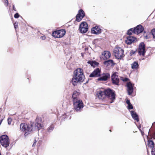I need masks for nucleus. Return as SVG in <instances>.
Masks as SVG:
<instances>
[{
  "label": "nucleus",
  "mask_w": 155,
  "mask_h": 155,
  "mask_svg": "<svg viewBox=\"0 0 155 155\" xmlns=\"http://www.w3.org/2000/svg\"><path fill=\"white\" fill-rule=\"evenodd\" d=\"M41 118L37 117L34 123H31L30 124L24 123L21 124L20 125V129L25 132L24 136H27L33 130L38 131L43 127Z\"/></svg>",
  "instance_id": "f257e3e1"
},
{
  "label": "nucleus",
  "mask_w": 155,
  "mask_h": 155,
  "mask_svg": "<svg viewBox=\"0 0 155 155\" xmlns=\"http://www.w3.org/2000/svg\"><path fill=\"white\" fill-rule=\"evenodd\" d=\"M74 75L71 81V83L74 86H76L78 83L82 82L84 80V76L83 70L81 68H78L74 72Z\"/></svg>",
  "instance_id": "f03ea898"
},
{
  "label": "nucleus",
  "mask_w": 155,
  "mask_h": 155,
  "mask_svg": "<svg viewBox=\"0 0 155 155\" xmlns=\"http://www.w3.org/2000/svg\"><path fill=\"white\" fill-rule=\"evenodd\" d=\"M104 95L110 100L109 102L110 104L113 103L115 99V92L110 88H108L104 90Z\"/></svg>",
  "instance_id": "7ed1b4c3"
},
{
  "label": "nucleus",
  "mask_w": 155,
  "mask_h": 155,
  "mask_svg": "<svg viewBox=\"0 0 155 155\" xmlns=\"http://www.w3.org/2000/svg\"><path fill=\"white\" fill-rule=\"evenodd\" d=\"M79 95V93L77 91H74L73 93L72 97L73 98V103L74 107H84L82 101L77 98V96Z\"/></svg>",
  "instance_id": "20e7f679"
},
{
  "label": "nucleus",
  "mask_w": 155,
  "mask_h": 155,
  "mask_svg": "<svg viewBox=\"0 0 155 155\" xmlns=\"http://www.w3.org/2000/svg\"><path fill=\"white\" fill-rule=\"evenodd\" d=\"M0 143L2 146L5 148L9 146L10 140L8 136L6 134H3L0 136Z\"/></svg>",
  "instance_id": "39448f33"
},
{
  "label": "nucleus",
  "mask_w": 155,
  "mask_h": 155,
  "mask_svg": "<svg viewBox=\"0 0 155 155\" xmlns=\"http://www.w3.org/2000/svg\"><path fill=\"white\" fill-rule=\"evenodd\" d=\"M113 51L114 55L117 59H120L124 56V50L120 47H115Z\"/></svg>",
  "instance_id": "423d86ee"
},
{
  "label": "nucleus",
  "mask_w": 155,
  "mask_h": 155,
  "mask_svg": "<svg viewBox=\"0 0 155 155\" xmlns=\"http://www.w3.org/2000/svg\"><path fill=\"white\" fill-rule=\"evenodd\" d=\"M146 52L145 45L144 42H141L139 45L138 52L140 55L144 56Z\"/></svg>",
  "instance_id": "0eeeda50"
},
{
  "label": "nucleus",
  "mask_w": 155,
  "mask_h": 155,
  "mask_svg": "<svg viewBox=\"0 0 155 155\" xmlns=\"http://www.w3.org/2000/svg\"><path fill=\"white\" fill-rule=\"evenodd\" d=\"M117 73V72H115L112 74L111 76V79L113 84L119 85L120 80L118 76L116 74Z\"/></svg>",
  "instance_id": "6e6552de"
},
{
  "label": "nucleus",
  "mask_w": 155,
  "mask_h": 155,
  "mask_svg": "<svg viewBox=\"0 0 155 155\" xmlns=\"http://www.w3.org/2000/svg\"><path fill=\"white\" fill-rule=\"evenodd\" d=\"M79 30L80 32L82 33H86L88 30V26L86 22H82L79 26Z\"/></svg>",
  "instance_id": "1a4fd4ad"
},
{
  "label": "nucleus",
  "mask_w": 155,
  "mask_h": 155,
  "mask_svg": "<svg viewBox=\"0 0 155 155\" xmlns=\"http://www.w3.org/2000/svg\"><path fill=\"white\" fill-rule=\"evenodd\" d=\"M85 15V13L83 10L81 9L78 11V13L76 16V20L78 22L81 21Z\"/></svg>",
  "instance_id": "9d476101"
},
{
  "label": "nucleus",
  "mask_w": 155,
  "mask_h": 155,
  "mask_svg": "<svg viewBox=\"0 0 155 155\" xmlns=\"http://www.w3.org/2000/svg\"><path fill=\"white\" fill-rule=\"evenodd\" d=\"M128 109L130 112L132 118L134 120H136L137 122H138L139 121V119L138 115L134 110H130L133 109L134 107H127Z\"/></svg>",
  "instance_id": "9b49d317"
},
{
  "label": "nucleus",
  "mask_w": 155,
  "mask_h": 155,
  "mask_svg": "<svg viewBox=\"0 0 155 155\" xmlns=\"http://www.w3.org/2000/svg\"><path fill=\"white\" fill-rule=\"evenodd\" d=\"M126 87H127V91L129 95H131L133 92L134 84L130 82H128L126 84Z\"/></svg>",
  "instance_id": "f8f14e48"
},
{
  "label": "nucleus",
  "mask_w": 155,
  "mask_h": 155,
  "mask_svg": "<svg viewBox=\"0 0 155 155\" xmlns=\"http://www.w3.org/2000/svg\"><path fill=\"white\" fill-rule=\"evenodd\" d=\"M148 139L147 145L151 149V153L152 155H155V144L153 141L151 140H149Z\"/></svg>",
  "instance_id": "ddd939ff"
},
{
  "label": "nucleus",
  "mask_w": 155,
  "mask_h": 155,
  "mask_svg": "<svg viewBox=\"0 0 155 155\" xmlns=\"http://www.w3.org/2000/svg\"><path fill=\"white\" fill-rule=\"evenodd\" d=\"M101 71L99 68H96L89 75L90 77H97L101 76Z\"/></svg>",
  "instance_id": "4468645a"
},
{
  "label": "nucleus",
  "mask_w": 155,
  "mask_h": 155,
  "mask_svg": "<svg viewBox=\"0 0 155 155\" xmlns=\"http://www.w3.org/2000/svg\"><path fill=\"white\" fill-rule=\"evenodd\" d=\"M133 29V33L138 35L143 31L144 28L142 25H139L134 28Z\"/></svg>",
  "instance_id": "2eb2a0df"
},
{
  "label": "nucleus",
  "mask_w": 155,
  "mask_h": 155,
  "mask_svg": "<svg viewBox=\"0 0 155 155\" xmlns=\"http://www.w3.org/2000/svg\"><path fill=\"white\" fill-rule=\"evenodd\" d=\"M110 77V75L109 73H103L102 76L97 79L98 81H106Z\"/></svg>",
  "instance_id": "dca6fc26"
},
{
  "label": "nucleus",
  "mask_w": 155,
  "mask_h": 155,
  "mask_svg": "<svg viewBox=\"0 0 155 155\" xmlns=\"http://www.w3.org/2000/svg\"><path fill=\"white\" fill-rule=\"evenodd\" d=\"M101 32L102 30L98 26H96L95 27L91 29V33L94 34L99 35Z\"/></svg>",
  "instance_id": "f3484780"
},
{
  "label": "nucleus",
  "mask_w": 155,
  "mask_h": 155,
  "mask_svg": "<svg viewBox=\"0 0 155 155\" xmlns=\"http://www.w3.org/2000/svg\"><path fill=\"white\" fill-rule=\"evenodd\" d=\"M136 38L132 36H128L127 37V40H125L126 43L127 45H130L134 42Z\"/></svg>",
  "instance_id": "a211bd4d"
},
{
  "label": "nucleus",
  "mask_w": 155,
  "mask_h": 155,
  "mask_svg": "<svg viewBox=\"0 0 155 155\" xmlns=\"http://www.w3.org/2000/svg\"><path fill=\"white\" fill-rule=\"evenodd\" d=\"M104 64L107 66L111 65V66H114L115 63H114L112 59H109L105 61L104 62Z\"/></svg>",
  "instance_id": "6ab92c4d"
},
{
  "label": "nucleus",
  "mask_w": 155,
  "mask_h": 155,
  "mask_svg": "<svg viewBox=\"0 0 155 155\" xmlns=\"http://www.w3.org/2000/svg\"><path fill=\"white\" fill-rule=\"evenodd\" d=\"M87 63L90 64L91 66L93 68L98 67L99 64V63L95 61H89L87 62Z\"/></svg>",
  "instance_id": "aec40b11"
},
{
  "label": "nucleus",
  "mask_w": 155,
  "mask_h": 155,
  "mask_svg": "<svg viewBox=\"0 0 155 155\" xmlns=\"http://www.w3.org/2000/svg\"><path fill=\"white\" fill-rule=\"evenodd\" d=\"M102 55L104 56L105 59H107L109 58L111 56L110 52L108 51H105L102 53Z\"/></svg>",
  "instance_id": "412c9836"
},
{
  "label": "nucleus",
  "mask_w": 155,
  "mask_h": 155,
  "mask_svg": "<svg viewBox=\"0 0 155 155\" xmlns=\"http://www.w3.org/2000/svg\"><path fill=\"white\" fill-rule=\"evenodd\" d=\"M131 68L132 69H137L139 68V65L137 61H135L131 64Z\"/></svg>",
  "instance_id": "4be33fe9"
},
{
  "label": "nucleus",
  "mask_w": 155,
  "mask_h": 155,
  "mask_svg": "<svg viewBox=\"0 0 155 155\" xmlns=\"http://www.w3.org/2000/svg\"><path fill=\"white\" fill-rule=\"evenodd\" d=\"M59 34L58 36V38L62 37L65 34L66 31L64 29L59 30Z\"/></svg>",
  "instance_id": "5701e85b"
},
{
  "label": "nucleus",
  "mask_w": 155,
  "mask_h": 155,
  "mask_svg": "<svg viewBox=\"0 0 155 155\" xmlns=\"http://www.w3.org/2000/svg\"><path fill=\"white\" fill-rule=\"evenodd\" d=\"M59 30L53 31L52 34V35L56 38H58L59 34Z\"/></svg>",
  "instance_id": "b1692460"
},
{
  "label": "nucleus",
  "mask_w": 155,
  "mask_h": 155,
  "mask_svg": "<svg viewBox=\"0 0 155 155\" xmlns=\"http://www.w3.org/2000/svg\"><path fill=\"white\" fill-rule=\"evenodd\" d=\"M153 127H154V129L153 130L152 133L151 134V136L152 138L153 139H155V121L154 123L152 124V125Z\"/></svg>",
  "instance_id": "393cba45"
},
{
  "label": "nucleus",
  "mask_w": 155,
  "mask_h": 155,
  "mask_svg": "<svg viewBox=\"0 0 155 155\" xmlns=\"http://www.w3.org/2000/svg\"><path fill=\"white\" fill-rule=\"evenodd\" d=\"M54 125L53 124H52L48 128L47 132L50 133L52 132L54 129Z\"/></svg>",
  "instance_id": "a878e982"
},
{
  "label": "nucleus",
  "mask_w": 155,
  "mask_h": 155,
  "mask_svg": "<svg viewBox=\"0 0 155 155\" xmlns=\"http://www.w3.org/2000/svg\"><path fill=\"white\" fill-rule=\"evenodd\" d=\"M84 107H74L73 109L77 112H80L82 110Z\"/></svg>",
  "instance_id": "bb28decb"
},
{
  "label": "nucleus",
  "mask_w": 155,
  "mask_h": 155,
  "mask_svg": "<svg viewBox=\"0 0 155 155\" xmlns=\"http://www.w3.org/2000/svg\"><path fill=\"white\" fill-rule=\"evenodd\" d=\"M133 28H131L127 30V34L129 35H132V33H133Z\"/></svg>",
  "instance_id": "cd10ccee"
},
{
  "label": "nucleus",
  "mask_w": 155,
  "mask_h": 155,
  "mask_svg": "<svg viewBox=\"0 0 155 155\" xmlns=\"http://www.w3.org/2000/svg\"><path fill=\"white\" fill-rule=\"evenodd\" d=\"M67 118V116L65 114L63 115L62 117V118L61 121V123L62 122L64 121L65 119H66Z\"/></svg>",
  "instance_id": "c85d7f7f"
},
{
  "label": "nucleus",
  "mask_w": 155,
  "mask_h": 155,
  "mask_svg": "<svg viewBox=\"0 0 155 155\" xmlns=\"http://www.w3.org/2000/svg\"><path fill=\"white\" fill-rule=\"evenodd\" d=\"M97 94L98 95L99 97L100 96L102 97L104 94V91H98Z\"/></svg>",
  "instance_id": "c756f323"
},
{
  "label": "nucleus",
  "mask_w": 155,
  "mask_h": 155,
  "mask_svg": "<svg viewBox=\"0 0 155 155\" xmlns=\"http://www.w3.org/2000/svg\"><path fill=\"white\" fill-rule=\"evenodd\" d=\"M137 51V50H131L130 51V56H132L134 54L136 51Z\"/></svg>",
  "instance_id": "7c9ffc66"
},
{
  "label": "nucleus",
  "mask_w": 155,
  "mask_h": 155,
  "mask_svg": "<svg viewBox=\"0 0 155 155\" xmlns=\"http://www.w3.org/2000/svg\"><path fill=\"white\" fill-rule=\"evenodd\" d=\"M151 33L153 35V38L155 39V29H152Z\"/></svg>",
  "instance_id": "2f4dec72"
},
{
  "label": "nucleus",
  "mask_w": 155,
  "mask_h": 155,
  "mask_svg": "<svg viewBox=\"0 0 155 155\" xmlns=\"http://www.w3.org/2000/svg\"><path fill=\"white\" fill-rule=\"evenodd\" d=\"M126 103L128 104L127 107H133L132 104L130 103V100H127L126 101Z\"/></svg>",
  "instance_id": "473e14b6"
},
{
  "label": "nucleus",
  "mask_w": 155,
  "mask_h": 155,
  "mask_svg": "<svg viewBox=\"0 0 155 155\" xmlns=\"http://www.w3.org/2000/svg\"><path fill=\"white\" fill-rule=\"evenodd\" d=\"M120 79L123 82L127 81L129 80V79L128 78H123L122 77H121Z\"/></svg>",
  "instance_id": "72a5a7b5"
},
{
  "label": "nucleus",
  "mask_w": 155,
  "mask_h": 155,
  "mask_svg": "<svg viewBox=\"0 0 155 155\" xmlns=\"http://www.w3.org/2000/svg\"><path fill=\"white\" fill-rule=\"evenodd\" d=\"M20 16L19 15L18 13H16L14 15V18H18Z\"/></svg>",
  "instance_id": "f704fd0d"
},
{
  "label": "nucleus",
  "mask_w": 155,
  "mask_h": 155,
  "mask_svg": "<svg viewBox=\"0 0 155 155\" xmlns=\"http://www.w3.org/2000/svg\"><path fill=\"white\" fill-rule=\"evenodd\" d=\"M8 124L9 125L11 124V121H12V119L11 118H8Z\"/></svg>",
  "instance_id": "c9c22d12"
},
{
  "label": "nucleus",
  "mask_w": 155,
  "mask_h": 155,
  "mask_svg": "<svg viewBox=\"0 0 155 155\" xmlns=\"http://www.w3.org/2000/svg\"><path fill=\"white\" fill-rule=\"evenodd\" d=\"M18 23L17 22H15L14 24V27L16 29L18 27Z\"/></svg>",
  "instance_id": "e433bc0d"
},
{
  "label": "nucleus",
  "mask_w": 155,
  "mask_h": 155,
  "mask_svg": "<svg viewBox=\"0 0 155 155\" xmlns=\"http://www.w3.org/2000/svg\"><path fill=\"white\" fill-rule=\"evenodd\" d=\"M46 38L45 35L42 36H41V37H40V38L42 40H45V39Z\"/></svg>",
  "instance_id": "4c0bfd02"
},
{
  "label": "nucleus",
  "mask_w": 155,
  "mask_h": 155,
  "mask_svg": "<svg viewBox=\"0 0 155 155\" xmlns=\"http://www.w3.org/2000/svg\"><path fill=\"white\" fill-rule=\"evenodd\" d=\"M137 127L140 130H141L140 129V128H141V125L140 124L139 125L137 126Z\"/></svg>",
  "instance_id": "58836bf2"
},
{
  "label": "nucleus",
  "mask_w": 155,
  "mask_h": 155,
  "mask_svg": "<svg viewBox=\"0 0 155 155\" xmlns=\"http://www.w3.org/2000/svg\"><path fill=\"white\" fill-rule=\"evenodd\" d=\"M13 9L15 11H16V9L14 5H13Z\"/></svg>",
  "instance_id": "ea45409f"
},
{
  "label": "nucleus",
  "mask_w": 155,
  "mask_h": 155,
  "mask_svg": "<svg viewBox=\"0 0 155 155\" xmlns=\"http://www.w3.org/2000/svg\"><path fill=\"white\" fill-rule=\"evenodd\" d=\"M141 133V134L142 135H143L144 134V133L141 130H140Z\"/></svg>",
  "instance_id": "a19ab883"
},
{
  "label": "nucleus",
  "mask_w": 155,
  "mask_h": 155,
  "mask_svg": "<svg viewBox=\"0 0 155 155\" xmlns=\"http://www.w3.org/2000/svg\"><path fill=\"white\" fill-rule=\"evenodd\" d=\"M35 141L33 145H32V146H33L35 144H36V140H35Z\"/></svg>",
  "instance_id": "79ce46f5"
},
{
  "label": "nucleus",
  "mask_w": 155,
  "mask_h": 155,
  "mask_svg": "<svg viewBox=\"0 0 155 155\" xmlns=\"http://www.w3.org/2000/svg\"><path fill=\"white\" fill-rule=\"evenodd\" d=\"M5 2L6 3H7V6L8 5V0H6Z\"/></svg>",
  "instance_id": "37998d69"
},
{
  "label": "nucleus",
  "mask_w": 155,
  "mask_h": 155,
  "mask_svg": "<svg viewBox=\"0 0 155 155\" xmlns=\"http://www.w3.org/2000/svg\"><path fill=\"white\" fill-rule=\"evenodd\" d=\"M3 120V119H1L0 120V123L2 124V121Z\"/></svg>",
  "instance_id": "c03bdc74"
},
{
  "label": "nucleus",
  "mask_w": 155,
  "mask_h": 155,
  "mask_svg": "<svg viewBox=\"0 0 155 155\" xmlns=\"http://www.w3.org/2000/svg\"><path fill=\"white\" fill-rule=\"evenodd\" d=\"M88 80H87V81H86V82L84 83V84H86V83H88Z\"/></svg>",
  "instance_id": "a18cd8bd"
},
{
  "label": "nucleus",
  "mask_w": 155,
  "mask_h": 155,
  "mask_svg": "<svg viewBox=\"0 0 155 155\" xmlns=\"http://www.w3.org/2000/svg\"><path fill=\"white\" fill-rule=\"evenodd\" d=\"M109 131H110V132H111V130H109Z\"/></svg>",
  "instance_id": "49530a36"
},
{
  "label": "nucleus",
  "mask_w": 155,
  "mask_h": 155,
  "mask_svg": "<svg viewBox=\"0 0 155 155\" xmlns=\"http://www.w3.org/2000/svg\"><path fill=\"white\" fill-rule=\"evenodd\" d=\"M81 54H82V53H81ZM82 56H83V55L82 54Z\"/></svg>",
  "instance_id": "de8ad7c7"
}]
</instances>
